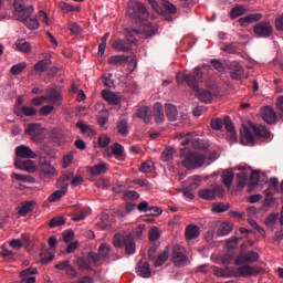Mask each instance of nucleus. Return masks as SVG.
<instances>
[{
	"mask_svg": "<svg viewBox=\"0 0 283 283\" xmlns=\"http://www.w3.org/2000/svg\"><path fill=\"white\" fill-rule=\"evenodd\" d=\"M13 17L19 21L25 17H32L34 14V7L25 2V0H14L13 2Z\"/></svg>",
	"mask_w": 283,
	"mask_h": 283,
	"instance_id": "20e7f679",
	"label": "nucleus"
},
{
	"mask_svg": "<svg viewBox=\"0 0 283 283\" xmlns=\"http://www.w3.org/2000/svg\"><path fill=\"white\" fill-rule=\"evenodd\" d=\"M252 130L258 138H271V132L264 126H253Z\"/></svg>",
	"mask_w": 283,
	"mask_h": 283,
	"instance_id": "72a5a7b5",
	"label": "nucleus"
},
{
	"mask_svg": "<svg viewBox=\"0 0 283 283\" xmlns=\"http://www.w3.org/2000/svg\"><path fill=\"white\" fill-rule=\"evenodd\" d=\"M241 143L243 145H255L253 133H251V130H249L247 127L241 130Z\"/></svg>",
	"mask_w": 283,
	"mask_h": 283,
	"instance_id": "b1692460",
	"label": "nucleus"
},
{
	"mask_svg": "<svg viewBox=\"0 0 283 283\" xmlns=\"http://www.w3.org/2000/svg\"><path fill=\"white\" fill-rule=\"evenodd\" d=\"M74 178V174L64 175L59 181L57 187H60L61 190H56L49 197V202H59L65 193H67V187H70V184L67 182Z\"/></svg>",
	"mask_w": 283,
	"mask_h": 283,
	"instance_id": "39448f33",
	"label": "nucleus"
},
{
	"mask_svg": "<svg viewBox=\"0 0 283 283\" xmlns=\"http://www.w3.org/2000/svg\"><path fill=\"white\" fill-rule=\"evenodd\" d=\"M18 21H21L22 23H24V25H27L29 30H39V28H41V24L39 23V20L36 19V17L24 15V18H21Z\"/></svg>",
	"mask_w": 283,
	"mask_h": 283,
	"instance_id": "412c9836",
	"label": "nucleus"
},
{
	"mask_svg": "<svg viewBox=\"0 0 283 283\" xmlns=\"http://www.w3.org/2000/svg\"><path fill=\"white\" fill-rule=\"evenodd\" d=\"M15 50H18V52H22L23 54H30V52H32V46L28 41L21 39L15 42Z\"/></svg>",
	"mask_w": 283,
	"mask_h": 283,
	"instance_id": "bb28decb",
	"label": "nucleus"
},
{
	"mask_svg": "<svg viewBox=\"0 0 283 283\" xmlns=\"http://www.w3.org/2000/svg\"><path fill=\"white\" fill-rule=\"evenodd\" d=\"M32 207H34V201H29L24 203L18 211L19 216H25L32 211Z\"/></svg>",
	"mask_w": 283,
	"mask_h": 283,
	"instance_id": "6e6d98bb",
	"label": "nucleus"
},
{
	"mask_svg": "<svg viewBox=\"0 0 283 283\" xmlns=\"http://www.w3.org/2000/svg\"><path fill=\"white\" fill-rule=\"evenodd\" d=\"M231 231H233V224H231L229 222H223L220 224V227L217 231V235L222 238L224 235H229V233H231Z\"/></svg>",
	"mask_w": 283,
	"mask_h": 283,
	"instance_id": "f704fd0d",
	"label": "nucleus"
},
{
	"mask_svg": "<svg viewBox=\"0 0 283 283\" xmlns=\"http://www.w3.org/2000/svg\"><path fill=\"white\" fill-rule=\"evenodd\" d=\"M262 13H251L240 18L239 23L242 28H247V25H251V23H258V21H262Z\"/></svg>",
	"mask_w": 283,
	"mask_h": 283,
	"instance_id": "a211bd4d",
	"label": "nucleus"
},
{
	"mask_svg": "<svg viewBox=\"0 0 283 283\" xmlns=\"http://www.w3.org/2000/svg\"><path fill=\"white\" fill-rule=\"evenodd\" d=\"M260 271L261 270L258 266L242 265L238 268L237 273L240 277H251L252 275H258Z\"/></svg>",
	"mask_w": 283,
	"mask_h": 283,
	"instance_id": "dca6fc26",
	"label": "nucleus"
},
{
	"mask_svg": "<svg viewBox=\"0 0 283 283\" xmlns=\"http://www.w3.org/2000/svg\"><path fill=\"white\" fill-rule=\"evenodd\" d=\"M27 67V62H20L10 69V74H12L13 76H19V74H22Z\"/></svg>",
	"mask_w": 283,
	"mask_h": 283,
	"instance_id": "ea45409f",
	"label": "nucleus"
},
{
	"mask_svg": "<svg viewBox=\"0 0 283 283\" xmlns=\"http://www.w3.org/2000/svg\"><path fill=\"white\" fill-rule=\"evenodd\" d=\"M138 273L140 277H150L151 270L149 269V263L147 261H140L138 265Z\"/></svg>",
	"mask_w": 283,
	"mask_h": 283,
	"instance_id": "c756f323",
	"label": "nucleus"
},
{
	"mask_svg": "<svg viewBox=\"0 0 283 283\" xmlns=\"http://www.w3.org/2000/svg\"><path fill=\"white\" fill-rule=\"evenodd\" d=\"M166 260H169V248H166L157 258L155 256L151 262L154 266H163Z\"/></svg>",
	"mask_w": 283,
	"mask_h": 283,
	"instance_id": "c85d7f7f",
	"label": "nucleus"
},
{
	"mask_svg": "<svg viewBox=\"0 0 283 283\" xmlns=\"http://www.w3.org/2000/svg\"><path fill=\"white\" fill-rule=\"evenodd\" d=\"M220 50H222V52H229V54H235L237 52L235 46H233V43H221Z\"/></svg>",
	"mask_w": 283,
	"mask_h": 283,
	"instance_id": "0e129e2a",
	"label": "nucleus"
},
{
	"mask_svg": "<svg viewBox=\"0 0 283 283\" xmlns=\"http://www.w3.org/2000/svg\"><path fill=\"white\" fill-rule=\"evenodd\" d=\"M38 273L39 270H36V268H28L20 272V277H22V280L25 277H34Z\"/></svg>",
	"mask_w": 283,
	"mask_h": 283,
	"instance_id": "8fccbe9b",
	"label": "nucleus"
},
{
	"mask_svg": "<svg viewBox=\"0 0 283 283\" xmlns=\"http://www.w3.org/2000/svg\"><path fill=\"white\" fill-rule=\"evenodd\" d=\"M253 32L260 39H268L273 34V27L270 22L263 21L254 25Z\"/></svg>",
	"mask_w": 283,
	"mask_h": 283,
	"instance_id": "9b49d317",
	"label": "nucleus"
},
{
	"mask_svg": "<svg viewBox=\"0 0 283 283\" xmlns=\"http://www.w3.org/2000/svg\"><path fill=\"white\" fill-rule=\"evenodd\" d=\"M185 237L187 240H196L200 237V228L196 224L187 226Z\"/></svg>",
	"mask_w": 283,
	"mask_h": 283,
	"instance_id": "4be33fe9",
	"label": "nucleus"
},
{
	"mask_svg": "<svg viewBox=\"0 0 283 283\" xmlns=\"http://www.w3.org/2000/svg\"><path fill=\"white\" fill-rule=\"evenodd\" d=\"M261 117L268 125H275L277 123V113L271 106H265L261 108Z\"/></svg>",
	"mask_w": 283,
	"mask_h": 283,
	"instance_id": "ddd939ff",
	"label": "nucleus"
},
{
	"mask_svg": "<svg viewBox=\"0 0 283 283\" xmlns=\"http://www.w3.org/2000/svg\"><path fill=\"white\" fill-rule=\"evenodd\" d=\"M166 116L171 122L178 120V108L172 104L166 105Z\"/></svg>",
	"mask_w": 283,
	"mask_h": 283,
	"instance_id": "473e14b6",
	"label": "nucleus"
},
{
	"mask_svg": "<svg viewBox=\"0 0 283 283\" xmlns=\"http://www.w3.org/2000/svg\"><path fill=\"white\" fill-rule=\"evenodd\" d=\"M125 242H127V235L115 234L113 238V244L115 249H123Z\"/></svg>",
	"mask_w": 283,
	"mask_h": 283,
	"instance_id": "a19ab883",
	"label": "nucleus"
},
{
	"mask_svg": "<svg viewBox=\"0 0 283 283\" xmlns=\"http://www.w3.org/2000/svg\"><path fill=\"white\" fill-rule=\"evenodd\" d=\"M177 83H182L185 81V83H187L188 87H190V90H193V92H196V90H198V78L195 75L191 74H185V73H178L177 74Z\"/></svg>",
	"mask_w": 283,
	"mask_h": 283,
	"instance_id": "f8f14e48",
	"label": "nucleus"
},
{
	"mask_svg": "<svg viewBox=\"0 0 283 283\" xmlns=\"http://www.w3.org/2000/svg\"><path fill=\"white\" fill-rule=\"evenodd\" d=\"M181 165L185 169H200L207 163V157L198 151L185 153L184 149L180 150Z\"/></svg>",
	"mask_w": 283,
	"mask_h": 283,
	"instance_id": "f257e3e1",
	"label": "nucleus"
},
{
	"mask_svg": "<svg viewBox=\"0 0 283 283\" xmlns=\"http://www.w3.org/2000/svg\"><path fill=\"white\" fill-rule=\"evenodd\" d=\"M195 133H188L186 135H180V145L187 146L189 143H192Z\"/></svg>",
	"mask_w": 283,
	"mask_h": 283,
	"instance_id": "bf43d9fd",
	"label": "nucleus"
},
{
	"mask_svg": "<svg viewBox=\"0 0 283 283\" xmlns=\"http://www.w3.org/2000/svg\"><path fill=\"white\" fill-rule=\"evenodd\" d=\"M102 98L111 105H118V96L109 91H102Z\"/></svg>",
	"mask_w": 283,
	"mask_h": 283,
	"instance_id": "58836bf2",
	"label": "nucleus"
},
{
	"mask_svg": "<svg viewBox=\"0 0 283 283\" xmlns=\"http://www.w3.org/2000/svg\"><path fill=\"white\" fill-rule=\"evenodd\" d=\"M129 61V56L127 55H112L108 57L107 63L108 65H115L116 67L124 65V63H127Z\"/></svg>",
	"mask_w": 283,
	"mask_h": 283,
	"instance_id": "393cba45",
	"label": "nucleus"
},
{
	"mask_svg": "<svg viewBox=\"0 0 283 283\" xmlns=\"http://www.w3.org/2000/svg\"><path fill=\"white\" fill-rule=\"evenodd\" d=\"M196 136H198V135L195 134V136L192 137V142H191L193 149H199V151H205L207 149V147L205 146V143L202 140H200L199 138H196Z\"/></svg>",
	"mask_w": 283,
	"mask_h": 283,
	"instance_id": "3c124183",
	"label": "nucleus"
},
{
	"mask_svg": "<svg viewBox=\"0 0 283 283\" xmlns=\"http://www.w3.org/2000/svg\"><path fill=\"white\" fill-rule=\"evenodd\" d=\"M247 12V9L242 6H237L230 11V19H238V17H242Z\"/></svg>",
	"mask_w": 283,
	"mask_h": 283,
	"instance_id": "a18cd8bd",
	"label": "nucleus"
},
{
	"mask_svg": "<svg viewBox=\"0 0 283 283\" xmlns=\"http://www.w3.org/2000/svg\"><path fill=\"white\" fill-rule=\"evenodd\" d=\"M39 169L40 175L43 176V178H54V176H59L56 168H54V166L48 161L41 163Z\"/></svg>",
	"mask_w": 283,
	"mask_h": 283,
	"instance_id": "2eb2a0df",
	"label": "nucleus"
},
{
	"mask_svg": "<svg viewBox=\"0 0 283 283\" xmlns=\"http://www.w3.org/2000/svg\"><path fill=\"white\" fill-rule=\"evenodd\" d=\"M230 76L234 81H240L244 76V69L240 63H232L230 66Z\"/></svg>",
	"mask_w": 283,
	"mask_h": 283,
	"instance_id": "aec40b11",
	"label": "nucleus"
},
{
	"mask_svg": "<svg viewBox=\"0 0 283 283\" xmlns=\"http://www.w3.org/2000/svg\"><path fill=\"white\" fill-rule=\"evenodd\" d=\"M15 156L18 158H36V153L30 149L27 145H20L15 148Z\"/></svg>",
	"mask_w": 283,
	"mask_h": 283,
	"instance_id": "f3484780",
	"label": "nucleus"
},
{
	"mask_svg": "<svg viewBox=\"0 0 283 283\" xmlns=\"http://www.w3.org/2000/svg\"><path fill=\"white\" fill-rule=\"evenodd\" d=\"M222 196H224V188L219 185L199 190V198H202V200H216V198H222Z\"/></svg>",
	"mask_w": 283,
	"mask_h": 283,
	"instance_id": "6e6552de",
	"label": "nucleus"
},
{
	"mask_svg": "<svg viewBox=\"0 0 283 283\" xmlns=\"http://www.w3.org/2000/svg\"><path fill=\"white\" fill-rule=\"evenodd\" d=\"M63 224H65V218L63 217H55L49 222V227L51 229H56V227H63Z\"/></svg>",
	"mask_w": 283,
	"mask_h": 283,
	"instance_id": "09e8293b",
	"label": "nucleus"
},
{
	"mask_svg": "<svg viewBox=\"0 0 283 283\" xmlns=\"http://www.w3.org/2000/svg\"><path fill=\"white\" fill-rule=\"evenodd\" d=\"M86 216H88L87 210H81L80 212L73 214L71 220H73V222H81V220H85Z\"/></svg>",
	"mask_w": 283,
	"mask_h": 283,
	"instance_id": "052dcab7",
	"label": "nucleus"
},
{
	"mask_svg": "<svg viewBox=\"0 0 283 283\" xmlns=\"http://www.w3.org/2000/svg\"><path fill=\"white\" fill-rule=\"evenodd\" d=\"M50 65H52V61L50 59H44L35 63L33 69L35 72H46Z\"/></svg>",
	"mask_w": 283,
	"mask_h": 283,
	"instance_id": "4c0bfd02",
	"label": "nucleus"
},
{
	"mask_svg": "<svg viewBox=\"0 0 283 283\" xmlns=\"http://www.w3.org/2000/svg\"><path fill=\"white\" fill-rule=\"evenodd\" d=\"M112 251V245L103 243L98 248V253L101 258H104L105 260H109V252Z\"/></svg>",
	"mask_w": 283,
	"mask_h": 283,
	"instance_id": "37998d69",
	"label": "nucleus"
},
{
	"mask_svg": "<svg viewBox=\"0 0 283 283\" xmlns=\"http://www.w3.org/2000/svg\"><path fill=\"white\" fill-rule=\"evenodd\" d=\"M46 103L51 105H61L63 103V91L59 87H51L46 90Z\"/></svg>",
	"mask_w": 283,
	"mask_h": 283,
	"instance_id": "9d476101",
	"label": "nucleus"
},
{
	"mask_svg": "<svg viewBox=\"0 0 283 283\" xmlns=\"http://www.w3.org/2000/svg\"><path fill=\"white\" fill-rule=\"evenodd\" d=\"M260 260V254L255 251L240 253L234 260L235 266H242V264H253Z\"/></svg>",
	"mask_w": 283,
	"mask_h": 283,
	"instance_id": "1a4fd4ad",
	"label": "nucleus"
},
{
	"mask_svg": "<svg viewBox=\"0 0 283 283\" xmlns=\"http://www.w3.org/2000/svg\"><path fill=\"white\" fill-rule=\"evenodd\" d=\"M116 127L119 136H127L129 134V124L127 122V118H119L116 123Z\"/></svg>",
	"mask_w": 283,
	"mask_h": 283,
	"instance_id": "5701e85b",
	"label": "nucleus"
},
{
	"mask_svg": "<svg viewBox=\"0 0 283 283\" xmlns=\"http://www.w3.org/2000/svg\"><path fill=\"white\" fill-rule=\"evenodd\" d=\"M127 255H134L136 253V242L132 234L126 235V242L124 243Z\"/></svg>",
	"mask_w": 283,
	"mask_h": 283,
	"instance_id": "a878e982",
	"label": "nucleus"
},
{
	"mask_svg": "<svg viewBox=\"0 0 283 283\" xmlns=\"http://www.w3.org/2000/svg\"><path fill=\"white\" fill-rule=\"evenodd\" d=\"M231 206L229 203H218L212 207V211L214 213H224V211H229Z\"/></svg>",
	"mask_w": 283,
	"mask_h": 283,
	"instance_id": "4d7b16f0",
	"label": "nucleus"
},
{
	"mask_svg": "<svg viewBox=\"0 0 283 283\" xmlns=\"http://www.w3.org/2000/svg\"><path fill=\"white\" fill-rule=\"evenodd\" d=\"M76 264L81 271H90L92 263L86 258H78Z\"/></svg>",
	"mask_w": 283,
	"mask_h": 283,
	"instance_id": "c03bdc74",
	"label": "nucleus"
},
{
	"mask_svg": "<svg viewBox=\"0 0 283 283\" xmlns=\"http://www.w3.org/2000/svg\"><path fill=\"white\" fill-rule=\"evenodd\" d=\"M154 116L156 123H163L165 120V108L163 104L156 103L154 106Z\"/></svg>",
	"mask_w": 283,
	"mask_h": 283,
	"instance_id": "cd10ccee",
	"label": "nucleus"
},
{
	"mask_svg": "<svg viewBox=\"0 0 283 283\" xmlns=\"http://www.w3.org/2000/svg\"><path fill=\"white\" fill-rule=\"evenodd\" d=\"M238 242L239 239L238 237H231L230 239H228L226 247L227 249L231 250V249H238Z\"/></svg>",
	"mask_w": 283,
	"mask_h": 283,
	"instance_id": "774afa93",
	"label": "nucleus"
},
{
	"mask_svg": "<svg viewBox=\"0 0 283 283\" xmlns=\"http://www.w3.org/2000/svg\"><path fill=\"white\" fill-rule=\"evenodd\" d=\"M14 166L17 169H20L21 171H28L29 174H34V171H36V164L30 159L22 161L21 159L15 158Z\"/></svg>",
	"mask_w": 283,
	"mask_h": 283,
	"instance_id": "4468645a",
	"label": "nucleus"
},
{
	"mask_svg": "<svg viewBox=\"0 0 283 283\" xmlns=\"http://www.w3.org/2000/svg\"><path fill=\"white\" fill-rule=\"evenodd\" d=\"M161 6L167 12H169V14H176V12H178V9L174 6V3L169 2L168 0H161Z\"/></svg>",
	"mask_w": 283,
	"mask_h": 283,
	"instance_id": "864d4df0",
	"label": "nucleus"
},
{
	"mask_svg": "<svg viewBox=\"0 0 283 283\" xmlns=\"http://www.w3.org/2000/svg\"><path fill=\"white\" fill-rule=\"evenodd\" d=\"M126 15L135 21H144V19L149 17V11H147V8L137 0H129L127 3Z\"/></svg>",
	"mask_w": 283,
	"mask_h": 283,
	"instance_id": "7ed1b4c3",
	"label": "nucleus"
},
{
	"mask_svg": "<svg viewBox=\"0 0 283 283\" xmlns=\"http://www.w3.org/2000/svg\"><path fill=\"white\" fill-rule=\"evenodd\" d=\"M153 166H154L153 161L143 163L142 166L139 167V171H142V174H151Z\"/></svg>",
	"mask_w": 283,
	"mask_h": 283,
	"instance_id": "338daca9",
	"label": "nucleus"
},
{
	"mask_svg": "<svg viewBox=\"0 0 283 283\" xmlns=\"http://www.w3.org/2000/svg\"><path fill=\"white\" fill-rule=\"evenodd\" d=\"M54 112V105L48 104L41 107L40 116H50Z\"/></svg>",
	"mask_w": 283,
	"mask_h": 283,
	"instance_id": "e2e57ef3",
	"label": "nucleus"
},
{
	"mask_svg": "<svg viewBox=\"0 0 283 283\" xmlns=\"http://www.w3.org/2000/svg\"><path fill=\"white\" fill-rule=\"evenodd\" d=\"M140 30L143 32V34L147 38L154 36V34H156V28L154 27V24L151 22L143 23Z\"/></svg>",
	"mask_w": 283,
	"mask_h": 283,
	"instance_id": "e433bc0d",
	"label": "nucleus"
},
{
	"mask_svg": "<svg viewBox=\"0 0 283 283\" xmlns=\"http://www.w3.org/2000/svg\"><path fill=\"white\" fill-rule=\"evenodd\" d=\"M24 134L30 136L33 143H43L45 140V128L41 124H28Z\"/></svg>",
	"mask_w": 283,
	"mask_h": 283,
	"instance_id": "423d86ee",
	"label": "nucleus"
},
{
	"mask_svg": "<svg viewBox=\"0 0 283 283\" xmlns=\"http://www.w3.org/2000/svg\"><path fill=\"white\" fill-rule=\"evenodd\" d=\"M223 125H224L227 132H229L231 134V136H233L234 138H238V136L235 134V127L233 126V122H231V118L226 117L223 120Z\"/></svg>",
	"mask_w": 283,
	"mask_h": 283,
	"instance_id": "de8ad7c7",
	"label": "nucleus"
},
{
	"mask_svg": "<svg viewBox=\"0 0 283 283\" xmlns=\"http://www.w3.org/2000/svg\"><path fill=\"white\" fill-rule=\"evenodd\" d=\"M109 169V165L106 163H101L91 168L92 176H101L102 174H105Z\"/></svg>",
	"mask_w": 283,
	"mask_h": 283,
	"instance_id": "2f4dec72",
	"label": "nucleus"
},
{
	"mask_svg": "<svg viewBox=\"0 0 283 283\" xmlns=\"http://www.w3.org/2000/svg\"><path fill=\"white\" fill-rule=\"evenodd\" d=\"M20 109L24 116H36V108L32 106H22Z\"/></svg>",
	"mask_w": 283,
	"mask_h": 283,
	"instance_id": "680f3d73",
	"label": "nucleus"
},
{
	"mask_svg": "<svg viewBox=\"0 0 283 283\" xmlns=\"http://www.w3.org/2000/svg\"><path fill=\"white\" fill-rule=\"evenodd\" d=\"M137 117L142 118L144 123H150L151 122V114L149 113V107L143 106L137 109Z\"/></svg>",
	"mask_w": 283,
	"mask_h": 283,
	"instance_id": "7c9ffc66",
	"label": "nucleus"
},
{
	"mask_svg": "<svg viewBox=\"0 0 283 283\" xmlns=\"http://www.w3.org/2000/svg\"><path fill=\"white\" fill-rule=\"evenodd\" d=\"M146 216H154V217L163 216V208L151 206L148 208V212L146 213Z\"/></svg>",
	"mask_w": 283,
	"mask_h": 283,
	"instance_id": "69168bd1",
	"label": "nucleus"
},
{
	"mask_svg": "<svg viewBox=\"0 0 283 283\" xmlns=\"http://www.w3.org/2000/svg\"><path fill=\"white\" fill-rule=\"evenodd\" d=\"M175 150L174 148H166L161 154V160L164 163H169V160L174 159Z\"/></svg>",
	"mask_w": 283,
	"mask_h": 283,
	"instance_id": "5fc2aeb1",
	"label": "nucleus"
},
{
	"mask_svg": "<svg viewBox=\"0 0 283 283\" xmlns=\"http://www.w3.org/2000/svg\"><path fill=\"white\" fill-rule=\"evenodd\" d=\"M248 180H249V175H247V172H239L237 175L238 189H244L247 187Z\"/></svg>",
	"mask_w": 283,
	"mask_h": 283,
	"instance_id": "79ce46f5",
	"label": "nucleus"
},
{
	"mask_svg": "<svg viewBox=\"0 0 283 283\" xmlns=\"http://www.w3.org/2000/svg\"><path fill=\"white\" fill-rule=\"evenodd\" d=\"M12 178L18 180L19 182H34V178L32 176H25L22 174H12Z\"/></svg>",
	"mask_w": 283,
	"mask_h": 283,
	"instance_id": "603ef678",
	"label": "nucleus"
},
{
	"mask_svg": "<svg viewBox=\"0 0 283 283\" xmlns=\"http://www.w3.org/2000/svg\"><path fill=\"white\" fill-rule=\"evenodd\" d=\"M148 239L150 242H157V240H160V229H158V227H153L149 230Z\"/></svg>",
	"mask_w": 283,
	"mask_h": 283,
	"instance_id": "49530a36",
	"label": "nucleus"
},
{
	"mask_svg": "<svg viewBox=\"0 0 283 283\" xmlns=\"http://www.w3.org/2000/svg\"><path fill=\"white\" fill-rule=\"evenodd\" d=\"M59 8H60L62 14H67L70 12H74V6H72L67 2H60Z\"/></svg>",
	"mask_w": 283,
	"mask_h": 283,
	"instance_id": "13d9d810",
	"label": "nucleus"
},
{
	"mask_svg": "<svg viewBox=\"0 0 283 283\" xmlns=\"http://www.w3.org/2000/svg\"><path fill=\"white\" fill-rule=\"evenodd\" d=\"M134 34H138V30L125 29L124 36L126 40H115L112 44L113 50H115V52L124 53L132 52V48H134V45H138V40H136Z\"/></svg>",
	"mask_w": 283,
	"mask_h": 283,
	"instance_id": "f03ea898",
	"label": "nucleus"
},
{
	"mask_svg": "<svg viewBox=\"0 0 283 283\" xmlns=\"http://www.w3.org/2000/svg\"><path fill=\"white\" fill-rule=\"evenodd\" d=\"M171 262L178 268L187 266V262H189L187 250L184 247L175 245L172 248Z\"/></svg>",
	"mask_w": 283,
	"mask_h": 283,
	"instance_id": "0eeeda50",
	"label": "nucleus"
},
{
	"mask_svg": "<svg viewBox=\"0 0 283 283\" xmlns=\"http://www.w3.org/2000/svg\"><path fill=\"white\" fill-rule=\"evenodd\" d=\"M233 178H235V176L233 175L232 170H224L221 175V180L223 182L224 186L231 187V185H233Z\"/></svg>",
	"mask_w": 283,
	"mask_h": 283,
	"instance_id": "c9c22d12",
	"label": "nucleus"
},
{
	"mask_svg": "<svg viewBox=\"0 0 283 283\" xmlns=\"http://www.w3.org/2000/svg\"><path fill=\"white\" fill-rule=\"evenodd\" d=\"M195 96L201 101V103H211L213 101V94L208 90L200 88V86L195 91Z\"/></svg>",
	"mask_w": 283,
	"mask_h": 283,
	"instance_id": "6ab92c4d",
	"label": "nucleus"
}]
</instances>
